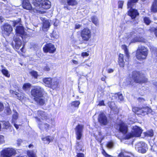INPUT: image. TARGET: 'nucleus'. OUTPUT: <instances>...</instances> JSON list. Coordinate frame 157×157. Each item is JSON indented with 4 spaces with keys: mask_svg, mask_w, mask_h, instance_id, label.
<instances>
[{
    "mask_svg": "<svg viewBox=\"0 0 157 157\" xmlns=\"http://www.w3.org/2000/svg\"><path fill=\"white\" fill-rule=\"evenodd\" d=\"M126 82L128 85L133 86L134 82L141 84L146 83L148 82V79L144 74L135 70L132 72L131 76L127 79Z\"/></svg>",
    "mask_w": 157,
    "mask_h": 157,
    "instance_id": "nucleus-1",
    "label": "nucleus"
},
{
    "mask_svg": "<svg viewBox=\"0 0 157 157\" xmlns=\"http://www.w3.org/2000/svg\"><path fill=\"white\" fill-rule=\"evenodd\" d=\"M148 30L151 33H154L155 36L157 37V28L151 27Z\"/></svg>",
    "mask_w": 157,
    "mask_h": 157,
    "instance_id": "nucleus-32",
    "label": "nucleus"
},
{
    "mask_svg": "<svg viewBox=\"0 0 157 157\" xmlns=\"http://www.w3.org/2000/svg\"><path fill=\"white\" fill-rule=\"evenodd\" d=\"M5 111V113L6 115H10L12 113V111L9 106H7L6 107Z\"/></svg>",
    "mask_w": 157,
    "mask_h": 157,
    "instance_id": "nucleus-40",
    "label": "nucleus"
},
{
    "mask_svg": "<svg viewBox=\"0 0 157 157\" xmlns=\"http://www.w3.org/2000/svg\"><path fill=\"white\" fill-rule=\"evenodd\" d=\"M137 100L140 102H144L145 101V100L144 98L141 97L138 98H137Z\"/></svg>",
    "mask_w": 157,
    "mask_h": 157,
    "instance_id": "nucleus-53",
    "label": "nucleus"
},
{
    "mask_svg": "<svg viewBox=\"0 0 157 157\" xmlns=\"http://www.w3.org/2000/svg\"><path fill=\"white\" fill-rule=\"evenodd\" d=\"M67 2L68 5L74 6L77 5L78 3L76 0H67Z\"/></svg>",
    "mask_w": 157,
    "mask_h": 157,
    "instance_id": "nucleus-28",
    "label": "nucleus"
},
{
    "mask_svg": "<svg viewBox=\"0 0 157 157\" xmlns=\"http://www.w3.org/2000/svg\"><path fill=\"white\" fill-rule=\"evenodd\" d=\"M118 155L119 157H125V156L124 155L123 153L121 152Z\"/></svg>",
    "mask_w": 157,
    "mask_h": 157,
    "instance_id": "nucleus-56",
    "label": "nucleus"
},
{
    "mask_svg": "<svg viewBox=\"0 0 157 157\" xmlns=\"http://www.w3.org/2000/svg\"><path fill=\"white\" fill-rule=\"evenodd\" d=\"M102 154L105 157H109L110 155H108L104 149H103L102 151Z\"/></svg>",
    "mask_w": 157,
    "mask_h": 157,
    "instance_id": "nucleus-49",
    "label": "nucleus"
},
{
    "mask_svg": "<svg viewBox=\"0 0 157 157\" xmlns=\"http://www.w3.org/2000/svg\"><path fill=\"white\" fill-rule=\"evenodd\" d=\"M40 6L44 10L48 9L51 7V2L49 0H42Z\"/></svg>",
    "mask_w": 157,
    "mask_h": 157,
    "instance_id": "nucleus-17",
    "label": "nucleus"
},
{
    "mask_svg": "<svg viewBox=\"0 0 157 157\" xmlns=\"http://www.w3.org/2000/svg\"><path fill=\"white\" fill-rule=\"evenodd\" d=\"M22 5L23 9L29 10L31 13H34L36 10L35 9L33 8L29 0H23Z\"/></svg>",
    "mask_w": 157,
    "mask_h": 157,
    "instance_id": "nucleus-10",
    "label": "nucleus"
},
{
    "mask_svg": "<svg viewBox=\"0 0 157 157\" xmlns=\"http://www.w3.org/2000/svg\"><path fill=\"white\" fill-rule=\"evenodd\" d=\"M124 3V1L123 0H119L118 1V9H122L123 8Z\"/></svg>",
    "mask_w": 157,
    "mask_h": 157,
    "instance_id": "nucleus-42",
    "label": "nucleus"
},
{
    "mask_svg": "<svg viewBox=\"0 0 157 157\" xmlns=\"http://www.w3.org/2000/svg\"><path fill=\"white\" fill-rule=\"evenodd\" d=\"M40 19L42 22V28L44 31H47L51 25L48 20L45 19L44 18L40 17Z\"/></svg>",
    "mask_w": 157,
    "mask_h": 157,
    "instance_id": "nucleus-15",
    "label": "nucleus"
},
{
    "mask_svg": "<svg viewBox=\"0 0 157 157\" xmlns=\"http://www.w3.org/2000/svg\"><path fill=\"white\" fill-rule=\"evenodd\" d=\"M37 116L41 118L42 120H46L49 119L48 114L45 112L41 110H38L37 112Z\"/></svg>",
    "mask_w": 157,
    "mask_h": 157,
    "instance_id": "nucleus-19",
    "label": "nucleus"
},
{
    "mask_svg": "<svg viewBox=\"0 0 157 157\" xmlns=\"http://www.w3.org/2000/svg\"><path fill=\"white\" fill-rule=\"evenodd\" d=\"M135 137L132 132H130L127 134L124 137L125 140H128L131 138Z\"/></svg>",
    "mask_w": 157,
    "mask_h": 157,
    "instance_id": "nucleus-39",
    "label": "nucleus"
},
{
    "mask_svg": "<svg viewBox=\"0 0 157 157\" xmlns=\"http://www.w3.org/2000/svg\"><path fill=\"white\" fill-rule=\"evenodd\" d=\"M44 90L39 86H34L31 90V94L33 98L43 97Z\"/></svg>",
    "mask_w": 157,
    "mask_h": 157,
    "instance_id": "nucleus-8",
    "label": "nucleus"
},
{
    "mask_svg": "<svg viewBox=\"0 0 157 157\" xmlns=\"http://www.w3.org/2000/svg\"><path fill=\"white\" fill-rule=\"evenodd\" d=\"M143 21L144 23L147 25H149L151 22V21L149 18L147 17H144Z\"/></svg>",
    "mask_w": 157,
    "mask_h": 157,
    "instance_id": "nucleus-33",
    "label": "nucleus"
},
{
    "mask_svg": "<svg viewBox=\"0 0 157 157\" xmlns=\"http://www.w3.org/2000/svg\"><path fill=\"white\" fill-rule=\"evenodd\" d=\"M98 121L102 124L103 125H106L108 121L106 116L103 113L100 114L98 117Z\"/></svg>",
    "mask_w": 157,
    "mask_h": 157,
    "instance_id": "nucleus-18",
    "label": "nucleus"
},
{
    "mask_svg": "<svg viewBox=\"0 0 157 157\" xmlns=\"http://www.w3.org/2000/svg\"><path fill=\"white\" fill-rule=\"evenodd\" d=\"M124 56L122 54L120 53L118 57V63L120 67H123L125 65L124 59Z\"/></svg>",
    "mask_w": 157,
    "mask_h": 157,
    "instance_id": "nucleus-21",
    "label": "nucleus"
},
{
    "mask_svg": "<svg viewBox=\"0 0 157 157\" xmlns=\"http://www.w3.org/2000/svg\"><path fill=\"white\" fill-rule=\"evenodd\" d=\"M35 118L37 120L39 121V122H41V120H40V119L39 118V117H35Z\"/></svg>",
    "mask_w": 157,
    "mask_h": 157,
    "instance_id": "nucleus-63",
    "label": "nucleus"
},
{
    "mask_svg": "<svg viewBox=\"0 0 157 157\" xmlns=\"http://www.w3.org/2000/svg\"><path fill=\"white\" fill-rule=\"evenodd\" d=\"M136 147L138 151L142 154L146 153L148 149L147 145L144 142L138 143L136 145Z\"/></svg>",
    "mask_w": 157,
    "mask_h": 157,
    "instance_id": "nucleus-13",
    "label": "nucleus"
},
{
    "mask_svg": "<svg viewBox=\"0 0 157 157\" xmlns=\"http://www.w3.org/2000/svg\"><path fill=\"white\" fill-rule=\"evenodd\" d=\"M80 36L82 39L81 43H87L90 40L91 37L90 30L87 27L84 28L81 30Z\"/></svg>",
    "mask_w": 157,
    "mask_h": 157,
    "instance_id": "nucleus-6",
    "label": "nucleus"
},
{
    "mask_svg": "<svg viewBox=\"0 0 157 157\" xmlns=\"http://www.w3.org/2000/svg\"><path fill=\"white\" fill-rule=\"evenodd\" d=\"M43 82L45 86L53 90H56L59 88V80L54 78L45 77L43 78Z\"/></svg>",
    "mask_w": 157,
    "mask_h": 157,
    "instance_id": "nucleus-3",
    "label": "nucleus"
},
{
    "mask_svg": "<svg viewBox=\"0 0 157 157\" xmlns=\"http://www.w3.org/2000/svg\"><path fill=\"white\" fill-rule=\"evenodd\" d=\"M83 126L82 125L78 124L75 127V134L76 138L77 140H80L81 139L82 136V130Z\"/></svg>",
    "mask_w": 157,
    "mask_h": 157,
    "instance_id": "nucleus-14",
    "label": "nucleus"
},
{
    "mask_svg": "<svg viewBox=\"0 0 157 157\" xmlns=\"http://www.w3.org/2000/svg\"><path fill=\"white\" fill-rule=\"evenodd\" d=\"M24 45L23 47L21 48L20 50L21 52L23 53H25V52L24 51Z\"/></svg>",
    "mask_w": 157,
    "mask_h": 157,
    "instance_id": "nucleus-59",
    "label": "nucleus"
},
{
    "mask_svg": "<svg viewBox=\"0 0 157 157\" xmlns=\"http://www.w3.org/2000/svg\"><path fill=\"white\" fill-rule=\"evenodd\" d=\"M76 157H85L84 154L82 153H78L77 154Z\"/></svg>",
    "mask_w": 157,
    "mask_h": 157,
    "instance_id": "nucleus-50",
    "label": "nucleus"
},
{
    "mask_svg": "<svg viewBox=\"0 0 157 157\" xmlns=\"http://www.w3.org/2000/svg\"><path fill=\"white\" fill-rule=\"evenodd\" d=\"M107 147L109 148H112L113 146V143L112 141L108 142L106 144Z\"/></svg>",
    "mask_w": 157,
    "mask_h": 157,
    "instance_id": "nucleus-43",
    "label": "nucleus"
},
{
    "mask_svg": "<svg viewBox=\"0 0 157 157\" xmlns=\"http://www.w3.org/2000/svg\"><path fill=\"white\" fill-rule=\"evenodd\" d=\"M5 142L4 136L2 135H0V144H1Z\"/></svg>",
    "mask_w": 157,
    "mask_h": 157,
    "instance_id": "nucleus-47",
    "label": "nucleus"
},
{
    "mask_svg": "<svg viewBox=\"0 0 157 157\" xmlns=\"http://www.w3.org/2000/svg\"><path fill=\"white\" fill-rule=\"evenodd\" d=\"M44 71H48L50 70V69L48 66H47L44 67Z\"/></svg>",
    "mask_w": 157,
    "mask_h": 157,
    "instance_id": "nucleus-55",
    "label": "nucleus"
},
{
    "mask_svg": "<svg viewBox=\"0 0 157 157\" xmlns=\"http://www.w3.org/2000/svg\"><path fill=\"white\" fill-rule=\"evenodd\" d=\"M112 110L114 114H118L119 113V109L117 107H114Z\"/></svg>",
    "mask_w": 157,
    "mask_h": 157,
    "instance_id": "nucleus-45",
    "label": "nucleus"
},
{
    "mask_svg": "<svg viewBox=\"0 0 157 157\" xmlns=\"http://www.w3.org/2000/svg\"><path fill=\"white\" fill-rule=\"evenodd\" d=\"M31 76L35 79H37L38 76L37 72L35 71H32L29 72Z\"/></svg>",
    "mask_w": 157,
    "mask_h": 157,
    "instance_id": "nucleus-34",
    "label": "nucleus"
},
{
    "mask_svg": "<svg viewBox=\"0 0 157 157\" xmlns=\"http://www.w3.org/2000/svg\"><path fill=\"white\" fill-rule=\"evenodd\" d=\"M132 110L134 114L140 117L151 113L153 112L151 109L147 105L142 106H134L132 107Z\"/></svg>",
    "mask_w": 157,
    "mask_h": 157,
    "instance_id": "nucleus-2",
    "label": "nucleus"
},
{
    "mask_svg": "<svg viewBox=\"0 0 157 157\" xmlns=\"http://www.w3.org/2000/svg\"><path fill=\"white\" fill-rule=\"evenodd\" d=\"M15 152V151L12 148H6L2 150L1 155L3 157H10Z\"/></svg>",
    "mask_w": 157,
    "mask_h": 157,
    "instance_id": "nucleus-11",
    "label": "nucleus"
},
{
    "mask_svg": "<svg viewBox=\"0 0 157 157\" xmlns=\"http://www.w3.org/2000/svg\"><path fill=\"white\" fill-rule=\"evenodd\" d=\"M92 22L96 25L98 24V18L95 16H93L91 17Z\"/></svg>",
    "mask_w": 157,
    "mask_h": 157,
    "instance_id": "nucleus-36",
    "label": "nucleus"
},
{
    "mask_svg": "<svg viewBox=\"0 0 157 157\" xmlns=\"http://www.w3.org/2000/svg\"><path fill=\"white\" fill-rule=\"evenodd\" d=\"M153 84L154 86L157 88V82H153Z\"/></svg>",
    "mask_w": 157,
    "mask_h": 157,
    "instance_id": "nucleus-62",
    "label": "nucleus"
},
{
    "mask_svg": "<svg viewBox=\"0 0 157 157\" xmlns=\"http://www.w3.org/2000/svg\"><path fill=\"white\" fill-rule=\"evenodd\" d=\"M29 157H36L35 154L33 153H30L29 154Z\"/></svg>",
    "mask_w": 157,
    "mask_h": 157,
    "instance_id": "nucleus-58",
    "label": "nucleus"
},
{
    "mask_svg": "<svg viewBox=\"0 0 157 157\" xmlns=\"http://www.w3.org/2000/svg\"><path fill=\"white\" fill-rule=\"evenodd\" d=\"M42 0H33V4L36 7L40 6Z\"/></svg>",
    "mask_w": 157,
    "mask_h": 157,
    "instance_id": "nucleus-37",
    "label": "nucleus"
},
{
    "mask_svg": "<svg viewBox=\"0 0 157 157\" xmlns=\"http://www.w3.org/2000/svg\"><path fill=\"white\" fill-rule=\"evenodd\" d=\"M31 86V85L29 83H24L22 86V89L25 91H26L29 89Z\"/></svg>",
    "mask_w": 157,
    "mask_h": 157,
    "instance_id": "nucleus-31",
    "label": "nucleus"
},
{
    "mask_svg": "<svg viewBox=\"0 0 157 157\" xmlns=\"http://www.w3.org/2000/svg\"><path fill=\"white\" fill-rule=\"evenodd\" d=\"M151 13H157V0H153L150 8Z\"/></svg>",
    "mask_w": 157,
    "mask_h": 157,
    "instance_id": "nucleus-22",
    "label": "nucleus"
},
{
    "mask_svg": "<svg viewBox=\"0 0 157 157\" xmlns=\"http://www.w3.org/2000/svg\"><path fill=\"white\" fill-rule=\"evenodd\" d=\"M144 135L147 137L152 136L154 135L153 131L152 130L148 131L144 133Z\"/></svg>",
    "mask_w": 157,
    "mask_h": 157,
    "instance_id": "nucleus-38",
    "label": "nucleus"
},
{
    "mask_svg": "<svg viewBox=\"0 0 157 157\" xmlns=\"http://www.w3.org/2000/svg\"><path fill=\"white\" fill-rule=\"evenodd\" d=\"M98 105H99L100 106L105 105V104L104 103V101L103 100L100 101L99 102Z\"/></svg>",
    "mask_w": 157,
    "mask_h": 157,
    "instance_id": "nucleus-51",
    "label": "nucleus"
},
{
    "mask_svg": "<svg viewBox=\"0 0 157 157\" xmlns=\"http://www.w3.org/2000/svg\"><path fill=\"white\" fill-rule=\"evenodd\" d=\"M41 98L36 97L33 98V100L40 105H43L45 104V99L44 98Z\"/></svg>",
    "mask_w": 157,
    "mask_h": 157,
    "instance_id": "nucleus-25",
    "label": "nucleus"
},
{
    "mask_svg": "<svg viewBox=\"0 0 157 157\" xmlns=\"http://www.w3.org/2000/svg\"><path fill=\"white\" fill-rule=\"evenodd\" d=\"M3 125L4 128L7 129L11 127V125L9 121H3Z\"/></svg>",
    "mask_w": 157,
    "mask_h": 157,
    "instance_id": "nucleus-35",
    "label": "nucleus"
},
{
    "mask_svg": "<svg viewBox=\"0 0 157 157\" xmlns=\"http://www.w3.org/2000/svg\"><path fill=\"white\" fill-rule=\"evenodd\" d=\"M113 71L114 70L112 68H109L108 69L107 71V72L109 73H110L113 72Z\"/></svg>",
    "mask_w": 157,
    "mask_h": 157,
    "instance_id": "nucleus-57",
    "label": "nucleus"
},
{
    "mask_svg": "<svg viewBox=\"0 0 157 157\" xmlns=\"http://www.w3.org/2000/svg\"><path fill=\"white\" fill-rule=\"evenodd\" d=\"M81 26V25H80L79 24H76L75 25L74 29H79L80 28Z\"/></svg>",
    "mask_w": 157,
    "mask_h": 157,
    "instance_id": "nucleus-52",
    "label": "nucleus"
},
{
    "mask_svg": "<svg viewBox=\"0 0 157 157\" xmlns=\"http://www.w3.org/2000/svg\"><path fill=\"white\" fill-rule=\"evenodd\" d=\"M50 136H45L42 138V140L44 141H47L48 144L51 142V140L50 139Z\"/></svg>",
    "mask_w": 157,
    "mask_h": 157,
    "instance_id": "nucleus-44",
    "label": "nucleus"
},
{
    "mask_svg": "<svg viewBox=\"0 0 157 157\" xmlns=\"http://www.w3.org/2000/svg\"><path fill=\"white\" fill-rule=\"evenodd\" d=\"M138 1L139 0H128L127 1V8L129 9L128 11L127 15L130 16L132 19H135L136 17L139 15L137 10L133 9Z\"/></svg>",
    "mask_w": 157,
    "mask_h": 157,
    "instance_id": "nucleus-4",
    "label": "nucleus"
},
{
    "mask_svg": "<svg viewBox=\"0 0 157 157\" xmlns=\"http://www.w3.org/2000/svg\"><path fill=\"white\" fill-rule=\"evenodd\" d=\"M12 93L16 95L17 98L19 100L21 101L24 99V96L22 93H19L13 91Z\"/></svg>",
    "mask_w": 157,
    "mask_h": 157,
    "instance_id": "nucleus-27",
    "label": "nucleus"
},
{
    "mask_svg": "<svg viewBox=\"0 0 157 157\" xmlns=\"http://www.w3.org/2000/svg\"><path fill=\"white\" fill-rule=\"evenodd\" d=\"M72 62L73 63L75 64H78V62L76 60H74V59H72Z\"/></svg>",
    "mask_w": 157,
    "mask_h": 157,
    "instance_id": "nucleus-60",
    "label": "nucleus"
},
{
    "mask_svg": "<svg viewBox=\"0 0 157 157\" xmlns=\"http://www.w3.org/2000/svg\"><path fill=\"white\" fill-rule=\"evenodd\" d=\"M14 125L15 128L17 129H18L19 128L18 125L16 124H14Z\"/></svg>",
    "mask_w": 157,
    "mask_h": 157,
    "instance_id": "nucleus-64",
    "label": "nucleus"
},
{
    "mask_svg": "<svg viewBox=\"0 0 157 157\" xmlns=\"http://www.w3.org/2000/svg\"><path fill=\"white\" fill-rule=\"evenodd\" d=\"M1 71L2 74L5 77L9 78L10 77V74L6 68L2 69Z\"/></svg>",
    "mask_w": 157,
    "mask_h": 157,
    "instance_id": "nucleus-29",
    "label": "nucleus"
},
{
    "mask_svg": "<svg viewBox=\"0 0 157 157\" xmlns=\"http://www.w3.org/2000/svg\"><path fill=\"white\" fill-rule=\"evenodd\" d=\"M39 127L41 130L44 129L46 131L48 132L51 126L49 124L47 123H44L39 124Z\"/></svg>",
    "mask_w": 157,
    "mask_h": 157,
    "instance_id": "nucleus-24",
    "label": "nucleus"
},
{
    "mask_svg": "<svg viewBox=\"0 0 157 157\" xmlns=\"http://www.w3.org/2000/svg\"><path fill=\"white\" fill-rule=\"evenodd\" d=\"M21 21V18L18 19V20L11 21L12 22L13 26L14 27H15L17 25L20 24Z\"/></svg>",
    "mask_w": 157,
    "mask_h": 157,
    "instance_id": "nucleus-41",
    "label": "nucleus"
},
{
    "mask_svg": "<svg viewBox=\"0 0 157 157\" xmlns=\"http://www.w3.org/2000/svg\"><path fill=\"white\" fill-rule=\"evenodd\" d=\"M148 54V50L144 46L139 47L136 54V58L140 61L146 59Z\"/></svg>",
    "mask_w": 157,
    "mask_h": 157,
    "instance_id": "nucleus-5",
    "label": "nucleus"
},
{
    "mask_svg": "<svg viewBox=\"0 0 157 157\" xmlns=\"http://www.w3.org/2000/svg\"><path fill=\"white\" fill-rule=\"evenodd\" d=\"M22 142V140L21 139H18L17 140V144L18 146H20Z\"/></svg>",
    "mask_w": 157,
    "mask_h": 157,
    "instance_id": "nucleus-54",
    "label": "nucleus"
},
{
    "mask_svg": "<svg viewBox=\"0 0 157 157\" xmlns=\"http://www.w3.org/2000/svg\"><path fill=\"white\" fill-rule=\"evenodd\" d=\"M106 78V77L105 76H104V77H102L101 78V80L102 81H105Z\"/></svg>",
    "mask_w": 157,
    "mask_h": 157,
    "instance_id": "nucleus-61",
    "label": "nucleus"
},
{
    "mask_svg": "<svg viewBox=\"0 0 157 157\" xmlns=\"http://www.w3.org/2000/svg\"><path fill=\"white\" fill-rule=\"evenodd\" d=\"M132 132L135 137H139L141 136L142 133V130L140 127L136 126L133 128V131Z\"/></svg>",
    "mask_w": 157,
    "mask_h": 157,
    "instance_id": "nucleus-20",
    "label": "nucleus"
},
{
    "mask_svg": "<svg viewBox=\"0 0 157 157\" xmlns=\"http://www.w3.org/2000/svg\"><path fill=\"white\" fill-rule=\"evenodd\" d=\"M121 48L124 51V54L127 58L128 59L130 57L129 54L128 52V48L127 46L125 44L122 45L121 46Z\"/></svg>",
    "mask_w": 157,
    "mask_h": 157,
    "instance_id": "nucleus-26",
    "label": "nucleus"
},
{
    "mask_svg": "<svg viewBox=\"0 0 157 157\" xmlns=\"http://www.w3.org/2000/svg\"><path fill=\"white\" fill-rule=\"evenodd\" d=\"M14 41L15 42V48L17 50L19 49L22 44L21 40L18 37H16L14 39Z\"/></svg>",
    "mask_w": 157,
    "mask_h": 157,
    "instance_id": "nucleus-23",
    "label": "nucleus"
},
{
    "mask_svg": "<svg viewBox=\"0 0 157 157\" xmlns=\"http://www.w3.org/2000/svg\"><path fill=\"white\" fill-rule=\"evenodd\" d=\"M80 103V102L79 101H73L71 102V106L72 107L78 108Z\"/></svg>",
    "mask_w": 157,
    "mask_h": 157,
    "instance_id": "nucleus-30",
    "label": "nucleus"
},
{
    "mask_svg": "<svg viewBox=\"0 0 157 157\" xmlns=\"http://www.w3.org/2000/svg\"><path fill=\"white\" fill-rule=\"evenodd\" d=\"M119 127L118 130L120 132L124 134H126L128 131V126L123 121H120L118 124Z\"/></svg>",
    "mask_w": 157,
    "mask_h": 157,
    "instance_id": "nucleus-12",
    "label": "nucleus"
},
{
    "mask_svg": "<svg viewBox=\"0 0 157 157\" xmlns=\"http://www.w3.org/2000/svg\"><path fill=\"white\" fill-rule=\"evenodd\" d=\"M4 108L3 103L1 102H0V113L2 112L4 110Z\"/></svg>",
    "mask_w": 157,
    "mask_h": 157,
    "instance_id": "nucleus-48",
    "label": "nucleus"
},
{
    "mask_svg": "<svg viewBox=\"0 0 157 157\" xmlns=\"http://www.w3.org/2000/svg\"><path fill=\"white\" fill-rule=\"evenodd\" d=\"M1 34L4 37L9 36L13 30L11 25L8 23L4 24L1 27Z\"/></svg>",
    "mask_w": 157,
    "mask_h": 157,
    "instance_id": "nucleus-7",
    "label": "nucleus"
},
{
    "mask_svg": "<svg viewBox=\"0 0 157 157\" xmlns=\"http://www.w3.org/2000/svg\"><path fill=\"white\" fill-rule=\"evenodd\" d=\"M56 50L55 45L50 42L46 43L43 48V52L46 53L54 54Z\"/></svg>",
    "mask_w": 157,
    "mask_h": 157,
    "instance_id": "nucleus-9",
    "label": "nucleus"
},
{
    "mask_svg": "<svg viewBox=\"0 0 157 157\" xmlns=\"http://www.w3.org/2000/svg\"><path fill=\"white\" fill-rule=\"evenodd\" d=\"M89 56V54L86 52H83L81 53V56L83 58L87 57Z\"/></svg>",
    "mask_w": 157,
    "mask_h": 157,
    "instance_id": "nucleus-46",
    "label": "nucleus"
},
{
    "mask_svg": "<svg viewBox=\"0 0 157 157\" xmlns=\"http://www.w3.org/2000/svg\"><path fill=\"white\" fill-rule=\"evenodd\" d=\"M15 31L16 33L19 34L22 38L23 36L25 35L24 28L23 26L20 25L17 26Z\"/></svg>",
    "mask_w": 157,
    "mask_h": 157,
    "instance_id": "nucleus-16",
    "label": "nucleus"
}]
</instances>
